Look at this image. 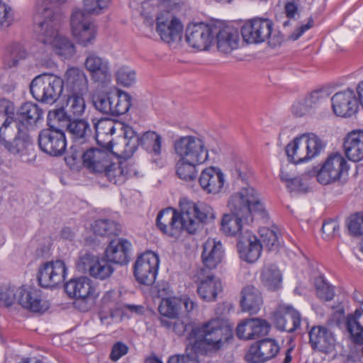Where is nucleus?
<instances>
[{
  "label": "nucleus",
  "mask_w": 363,
  "mask_h": 363,
  "mask_svg": "<svg viewBox=\"0 0 363 363\" xmlns=\"http://www.w3.org/2000/svg\"><path fill=\"white\" fill-rule=\"evenodd\" d=\"M84 94H69L65 104L66 110L74 118L82 116L86 109V104L83 95Z\"/></svg>",
  "instance_id": "nucleus-42"
},
{
  "label": "nucleus",
  "mask_w": 363,
  "mask_h": 363,
  "mask_svg": "<svg viewBox=\"0 0 363 363\" xmlns=\"http://www.w3.org/2000/svg\"><path fill=\"white\" fill-rule=\"evenodd\" d=\"M13 121V118H6L0 127V142L4 147H5L6 143L11 142L9 140V139L16 135L14 128L11 126Z\"/></svg>",
  "instance_id": "nucleus-62"
},
{
  "label": "nucleus",
  "mask_w": 363,
  "mask_h": 363,
  "mask_svg": "<svg viewBox=\"0 0 363 363\" xmlns=\"http://www.w3.org/2000/svg\"><path fill=\"white\" fill-rule=\"evenodd\" d=\"M181 299L179 297H170L163 298L159 306V311L161 314L160 318H177L182 313Z\"/></svg>",
  "instance_id": "nucleus-41"
},
{
  "label": "nucleus",
  "mask_w": 363,
  "mask_h": 363,
  "mask_svg": "<svg viewBox=\"0 0 363 363\" xmlns=\"http://www.w3.org/2000/svg\"><path fill=\"white\" fill-rule=\"evenodd\" d=\"M79 142H74V144L70 148V152L65 157V160L67 164L72 166L76 164L77 161L82 159L84 162V152L86 151L84 147H80Z\"/></svg>",
  "instance_id": "nucleus-60"
},
{
  "label": "nucleus",
  "mask_w": 363,
  "mask_h": 363,
  "mask_svg": "<svg viewBox=\"0 0 363 363\" xmlns=\"http://www.w3.org/2000/svg\"><path fill=\"white\" fill-rule=\"evenodd\" d=\"M135 72L128 67H120L116 73V79L118 84L130 86L135 82Z\"/></svg>",
  "instance_id": "nucleus-53"
},
{
  "label": "nucleus",
  "mask_w": 363,
  "mask_h": 363,
  "mask_svg": "<svg viewBox=\"0 0 363 363\" xmlns=\"http://www.w3.org/2000/svg\"><path fill=\"white\" fill-rule=\"evenodd\" d=\"M199 279L197 293L200 298L206 301H215L223 289L220 279L213 273H206L205 269H201Z\"/></svg>",
  "instance_id": "nucleus-23"
},
{
  "label": "nucleus",
  "mask_w": 363,
  "mask_h": 363,
  "mask_svg": "<svg viewBox=\"0 0 363 363\" xmlns=\"http://www.w3.org/2000/svg\"><path fill=\"white\" fill-rule=\"evenodd\" d=\"M108 0H84V9L86 13L99 14L108 5Z\"/></svg>",
  "instance_id": "nucleus-59"
},
{
  "label": "nucleus",
  "mask_w": 363,
  "mask_h": 363,
  "mask_svg": "<svg viewBox=\"0 0 363 363\" xmlns=\"http://www.w3.org/2000/svg\"><path fill=\"white\" fill-rule=\"evenodd\" d=\"M199 182L204 191L216 194L220 193L224 186V175L219 168L209 167L202 170Z\"/></svg>",
  "instance_id": "nucleus-27"
},
{
  "label": "nucleus",
  "mask_w": 363,
  "mask_h": 363,
  "mask_svg": "<svg viewBox=\"0 0 363 363\" xmlns=\"http://www.w3.org/2000/svg\"><path fill=\"white\" fill-rule=\"evenodd\" d=\"M36 22L35 32L38 40L45 45H50L55 42V39L60 35L59 27L60 16L50 7L43 8V12L36 13L34 16Z\"/></svg>",
  "instance_id": "nucleus-9"
},
{
  "label": "nucleus",
  "mask_w": 363,
  "mask_h": 363,
  "mask_svg": "<svg viewBox=\"0 0 363 363\" xmlns=\"http://www.w3.org/2000/svg\"><path fill=\"white\" fill-rule=\"evenodd\" d=\"M159 257L151 251L140 255L133 267V274L140 284L150 286L154 284L158 272Z\"/></svg>",
  "instance_id": "nucleus-12"
},
{
  "label": "nucleus",
  "mask_w": 363,
  "mask_h": 363,
  "mask_svg": "<svg viewBox=\"0 0 363 363\" xmlns=\"http://www.w3.org/2000/svg\"><path fill=\"white\" fill-rule=\"evenodd\" d=\"M38 143L43 152L52 157L61 156L67 147L65 132L52 125L40 131Z\"/></svg>",
  "instance_id": "nucleus-11"
},
{
  "label": "nucleus",
  "mask_w": 363,
  "mask_h": 363,
  "mask_svg": "<svg viewBox=\"0 0 363 363\" xmlns=\"http://www.w3.org/2000/svg\"><path fill=\"white\" fill-rule=\"evenodd\" d=\"M17 134L10 143H6L4 148L13 155L22 157L30 155L33 150V140L28 133V130H23L21 127H17Z\"/></svg>",
  "instance_id": "nucleus-31"
},
{
  "label": "nucleus",
  "mask_w": 363,
  "mask_h": 363,
  "mask_svg": "<svg viewBox=\"0 0 363 363\" xmlns=\"http://www.w3.org/2000/svg\"><path fill=\"white\" fill-rule=\"evenodd\" d=\"M273 321L279 330L294 333L300 327L301 316L292 306L283 303L273 313Z\"/></svg>",
  "instance_id": "nucleus-16"
},
{
  "label": "nucleus",
  "mask_w": 363,
  "mask_h": 363,
  "mask_svg": "<svg viewBox=\"0 0 363 363\" xmlns=\"http://www.w3.org/2000/svg\"><path fill=\"white\" fill-rule=\"evenodd\" d=\"M121 129L123 132V138L121 143L123 149L118 153L121 156L130 157L136 151L139 145L147 152L155 156L161 154L162 137L155 131L148 130L139 136L134 129L128 125L123 124Z\"/></svg>",
  "instance_id": "nucleus-5"
},
{
  "label": "nucleus",
  "mask_w": 363,
  "mask_h": 363,
  "mask_svg": "<svg viewBox=\"0 0 363 363\" xmlns=\"http://www.w3.org/2000/svg\"><path fill=\"white\" fill-rule=\"evenodd\" d=\"M228 206L230 213L220 221V230L227 236L244 235L242 230L253 221V213L265 214L258 192L248 184L230 196Z\"/></svg>",
  "instance_id": "nucleus-2"
},
{
  "label": "nucleus",
  "mask_w": 363,
  "mask_h": 363,
  "mask_svg": "<svg viewBox=\"0 0 363 363\" xmlns=\"http://www.w3.org/2000/svg\"><path fill=\"white\" fill-rule=\"evenodd\" d=\"M65 290L70 298L82 300L89 298L94 292L91 280L86 277L72 279L65 284Z\"/></svg>",
  "instance_id": "nucleus-32"
},
{
  "label": "nucleus",
  "mask_w": 363,
  "mask_h": 363,
  "mask_svg": "<svg viewBox=\"0 0 363 363\" xmlns=\"http://www.w3.org/2000/svg\"><path fill=\"white\" fill-rule=\"evenodd\" d=\"M13 21V13L11 8L0 1V29L7 28Z\"/></svg>",
  "instance_id": "nucleus-63"
},
{
  "label": "nucleus",
  "mask_w": 363,
  "mask_h": 363,
  "mask_svg": "<svg viewBox=\"0 0 363 363\" xmlns=\"http://www.w3.org/2000/svg\"><path fill=\"white\" fill-rule=\"evenodd\" d=\"M178 158L203 164L208 158V150L204 141L194 135L180 136L173 143Z\"/></svg>",
  "instance_id": "nucleus-8"
},
{
  "label": "nucleus",
  "mask_w": 363,
  "mask_h": 363,
  "mask_svg": "<svg viewBox=\"0 0 363 363\" xmlns=\"http://www.w3.org/2000/svg\"><path fill=\"white\" fill-rule=\"evenodd\" d=\"M96 137L100 135L111 136L116 132L115 122L109 118L99 120L95 125Z\"/></svg>",
  "instance_id": "nucleus-56"
},
{
  "label": "nucleus",
  "mask_w": 363,
  "mask_h": 363,
  "mask_svg": "<svg viewBox=\"0 0 363 363\" xmlns=\"http://www.w3.org/2000/svg\"><path fill=\"white\" fill-rule=\"evenodd\" d=\"M308 335L309 344L313 350L328 354L334 350L335 338L333 332L327 327L313 326L310 330Z\"/></svg>",
  "instance_id": "nucleus-21"
},
{
  "label": "nucleus",
  "mask_w": 363,
  "mask_h": 363,
  "mask_svg": "<svg viewBox=\"0 0 363 363\" xmlns=\"http://www.w3.org/2000/svg\"><path fill=\"white\" fill-rule=\"evenodd\" d=\"M92 230L96 235L101 237L117 235L121 232V226L110 219H99L95 220Z\"/></svg>",
  "instance_id": "nucleus-43"
},
{
  "label": "nucleus",
  "mask_w": 363,
  "mask_h": 363,
  "mask_svg": "<svg viewBox=\"0 0 363 363\" xmlns=\"http://www.w3.org/2000/svg\"><path fill=\"white\" fill-rule=\"evenodd\" d=\"M300 147L306 150V157L311 160L318 156L323 151L325 144L322 140L313 133H308L301 135Z\"/></svg>",
  "instance_id": "nucleus-37"
},
{
  "label": "nucleus",
  "mask_w": 363,
  "mask_h": 363,
  "mask_svg": "<svg viewBox=\"0 0 363 363\" xmlns=\"http://www.w3.org/2000/svg\"><path fill=\"white\" fill-rule=\"evenodd\" d=\"M120 145V143H117L116 150H114L111 140H109L105 145H101V148H87L84 152V166L92 172L102 173L105 165L109 163L111 154L123 157L118 154L121 151Z\"/></svg>",
  "instance_id": "nucleus-13"
},
{
  "label": "nucleus",
  "mask_w": 363,
  "mask_h": 363,
  "mask_svg": "<svg viewBox=\"0 0 363 363\" xmlns=\"http://www.w3.org/2000/svg\"><path fill=\"white\" fill-rule=\"evenodd\" d=\"M315 286L317 296L322 301H331L335 296L333 287L330 285L321 276L317 277L315 280Z\"/></svg>",
  "instance_id": "nucleus-51"
},
{
  "label": "nucleus",
  "mask_w": 363,
  "mask_h": 363,
  "mask_svg": "<svg viewBox=\"0 0 363 363\" xmlns=\"http://www.w3.org/2000/svg\"><path fill=\"white\" fill-rule=\"evenodd\" d=\"M180 212L167 208L159 212L156 223L164 234L178 237L182 230L194 234L201 223H210L216 218L213 208L204 203H196L187 199L179 202Z\"/></svg>",
  "instance_id": "nucleus-1"
},
{
  "label": "nucleus",
  "mask_w": 363,
  "mask_h": 363,
  "mask_svg": "<svg viewBox=\"0 0 363 363\" xmlns=\"http://www.w3.org/2000/svg\"><path fill=\"white\" fill-rule=\"evenodd\" d=\"M114 269L111 263L104 256L98 257L90 276L95 279L104 280L110 277Z\"/></svg>",
  "instance_id": "nucleus-46"
},
{
  "label": "nucleus",
  "mask_w": 363,
  "mask_h": 363,
  "mask_svg": "<svg viewBox=\"0 0 363 363\" xmlns=\"http://www.w3.org/2000/svg\"><path fill=\"white\" fill-rule=\"evenodd\" d=\"M72 35L77 42L86 47L91 45L96 38V28L89 14L81 9H75L70 18Z\"/></svg>",
  "instance_id": "nucleus-10"
},
{
  "label": "nucleus",
  "mask_w": 363,
  "mask_h": 363,
  "mask_svg": "<svg viewBox=\"0 0 363 363\" xmlns=\"http://www.w3.org/2000/svg\"><path fill=\"white\" fill-rule=\"evenodd\" d=\"M113 93H105L95 94L92 97V102L95 108L99 112L112 116L113 107L110 103H113Z\"/></svg>",
  "instance_id": "nucleus-49"
},
{
  "label": "nucleus",
  "mask_w": 363,
  "mask_h": 363,
  "mask_svg": "<svg viewBox=\"0 0 363 363\" xmlns=\"http://www.w3.org/2000/svg\"><path fill=\"white\" fill-rule=\"evenodd\" d=\"M65 105L50 110L47 116V124L48 126L52 125L56 127V123H66L67 125L73 119L70 113L66 110Z\"/></svg>",
  "instance_id": "nucleus-48"
},
{
  "label": "nucleus",
  "mask_w": 363,
  "mask_h": 363,
  "mask_svg": "<svg viewBox=\"0 0 363 363\" xmlns=\"http://www.w3.org/2000/svg\"><path fill=\"white\" fill-rule=\"evenodd\" d=\"M18 303L33 313H44L50 307L48 302L42 298L41 291L31 286L18 289Z\"/></svg>",
  "instance_id": "nucleus-19"
},
{
  "label": "nucleus",
  "mask_w": 363,
  "mask_h": 363,
  "mask_svg": "<svg viewBox=\"0 0 363 363\" xmlns=\"http://www.w3.org/2000/svg\"><path fill=\"white\" fill-rule=\"evenodd\" d=\"M67 272V268L64 261L57 259L47 262L38 269V284L43 288H54L64 283Z\"/></svg>",
  "instance_id": "nucleus-15"
},
{
  "label": "nucleus",
  "mask_w": 363,
  "mask_h": 363,
  "mask_svg": "<svg viewBox=\"0 0 363 363\" xmlns=\"http://www.w3.org/2000/svg\"><path fill=\"white\" fill-rule=\"evenodd\" d=\"M131 243L124 238H118L110 241L104 256L111 263L125 265L130 260Z\"/></svg>",
  "instance_id": "nucleus-26"
},
{
  "label": "nucleus",
  "mask_w": 363,
  "mask_h": 363,
  "mask_svg": "<svg viewBox=\"0 0 363 363\" xmlns=\"http://www.w3.org/2000/svg\"><path fill=\"white\" fill-rule=\"evenodd\" d=\"M160 326L164 328L168 333H174L178 336L184 335L186 333V340L188 345L186 350H189V347H191V350H193V342H191L189 338L193 329L197 328L194 323H192L188 318L182 319L179 317L177 318H160Z\"/></svg>",
  "instance_id": "nucleus-28"
},
{
  "label": "nucleus",
  "mask_w": 363,
  "mask_h": 363,
  "mask_svg": "<svg viewBox=\"0 0 363 363\" xmlns=\"http://www.w3.org/2000/svg\"><path fill=\"white\" fill-rule=\"evenodd\" d=\"M347 171V160L340 153L335 152L328 155L321 165L314 167L309 174L315 176L320 184L328 185L339 181Z\"/></svg>",
  "instance_id": "nucleus-7"
},
{
  "label": "nucleus",
  "mask_w": 363,
  "mask_h": 363,
  "mask_svg": "<svg viewBox=\"0 0 363 363\" xmlns=\"http://www.w3.org/2000/svg\"><path fill=\"white\" fill-rule=\"evenodd\" d=\"M340 225L337 220L335 219L325 220L322 228V236L323 239L329 240L338 235Z\"/></svg>",
  "instance_id": "nucleus-55"
},
{
  "label": "nucleus",
  "mask_w": 363,
  "mask_h": 363,
  "mask_svg": "<svg viewBox=\"0 0 363 363\" xmlns=\"http://www.w3.org/2000/svg\"><path fill=\"white\" fill-rule=\"evenodd\" d=\"M18 301V289L14 286L6 284L0 286V306L9 307Z\"/></svg>",
  "instance_id": "nucleus-52"
},
{
  "label": "nucleus",
  "mask_w": 363,
  "mask_h": 363,
  "mask_svg": "<svg viewBox=\"0 0 363 363\" xmlns=\"http://www.w3.org/2000/svg\"><path fill=\"white\" fill-rule=\"evenodd\" d=\"M64 80L54 74L43 73L35 77L30 84L33 97L43 104H52L62 94Z\"/></svg>",
  "instance_id": "nucleus-6"
},
{
  "label": "nucleus",
  "mask_w": 363,
  "mask_h": 363,
  "mask_svg": "<svg viewBox=\"0 0 363 363\" xmlns=\"http://www.w3.org/2000/svg\"><path fill=\"white\" fill-rule=\"evenodd\" d=\"M262 303V294L257 288L247 286L242 289L240 306L243 311L255 314L260 310Z\"/></svg>",
  "instance_id": "nucleus-34"
},
{
  "label": "nucleus",
  "mask_w": 363,
  "mask_h": 363,
  "mask_svg": "<svg viewBox=\"0 0 363 363\" xmlns=\"http://www.w3.org/2000/svg\"><path fill=\"white\" fill-rule=\"evenodd\" d=\"M95 256L89 252L82 254L79 257V259L76 263V267L79 272L89 274L90 275L94 263L97 259Z\"/></svg>",
  "instance_id": "nucleus-54"
},
{
  "label": "nucleus",
  "mask_w": 363,
  "mask_h": 363,
  "mask_svg": "<svg viewBox=\"0 0 363 363\" xmlns=\"http://www.w3.org/2000/svg\"><path fill=\"white\" fill-rule=\"evenodd\" d=\"M301 142L302 141L300 137L296 138L291 143H289L285 148L289 161L294 164H300L309 160L306 157V150H303V149L300 147Z\"/></svg>",
  "instance_id": "nucleus-45"
},
{
  "label": "nucleus",
  "mask_w": 363,
  "mask_h": 363,
  "mask_svg": "<svg viewBox=\"0 0 363 363\" xmlns=\"http://www.w3.org/2000/svg\"><path fill=\"white\" fill-rule=\"evenodd\" d=\"M362 314L363 307H360L356 309L354 314L348 315L347 318V329L356 343H363V326L359 321Z\"/></svg>",
  "instance_id": "nucleus-40"
},
{
  "label": "nucleus",
  "mask_w": 363,
  "mask_h": 363,
  "mask_svg": "<svg viewBox=\"0 0 363 363\" xmlns=\"http://www.w3.org/2000/svg\"><path fill=\"white\" fill-rule=\"evenodd\" d=\"M233 327L225 320L216 318L193 329L189 339L193 342L192 351L202 352L205 346L218 350L233 337Z\"/></svg>",
  "instance_id": "nucleus-4"
},
{
  "label": "nucleus",
  "mask_w": 363,
  "mask_h": 363,
  "mask_svg": "<svg viewBox=\"0 0 363 363\" xmlns=\"http://www.w3.org/2000/svg\"><path fill=\"white\" fill-rule=\"evenodd\" d=\"M67 130L72 135L74 142L84 143L91 136V130L89 123L84 119L75 118L67 125Z\"/></svg>",
  "instance_id": "nucleus-38"
},
{
  "label": "nucleus",
  "mask_w": 363,
  "mask_h": 363,
  "mask_svg": "<svg viewBox=\"0 0 363 363\" xmlns=\"http://www.w3.org/2000/svg\"><path fill=\"white\" fill-rule=\"evenodd\" d=\"M224 256L223 245L220 241L208 238L203 245L201 259L206 273H212L211 271L216 269L221 263Z\"/></svg>",
  "instance_id": "nucleus-25"
},
{
  "label": "nucleus",
  "mask_w": 363,
  "mask_h": 363,
  "mask_svg": "<svg viewBox=\"0 0 363 363\" xmlns=\"http://www.w3.org/2000/svg\"><path fill=\"white\" fill-rule=\"evenodd\" d=\"M260 242L262 249L265 248L268 251H277L280 245L277 233L269 228L260 230Z\"/></svg>",
  "instance_id": "nucleus-50"
},
{
  "label": "nucleus",
  "mask_w": 363,
  "mask_h": 363,
  "mask_svg": "<svg viewBox=\"0 0 363 363\" xmlns=\"http://www.w3.org/2000/svg\"><path fill=\"white\" fill-rule=\"evenodd\" d=\"M200 164L202 163L179 158L175 167L176 174L179 178L186 182L194 181L198 173L196 167Z\"/></svg>",
  "instance_id": "nucleus-39"
},
{
  "label": "nucleus",
  "mask_w": 363,
  "mask_h": 363,
  "mask_svg": "<svg viewBox=\"0 0 363 363\" xmlns=\"http://www.w3.org/2000/svg\"><path fill=\"white\" fill-rule=\"evenodd\" d=\"M334 113L340 117H350L358 109V100L352 89L337 92L331 98Z\"/></svg>",
  "instance_id": "nucleus-18"
},
{
  "label": "nucleus",
  "mask_w": 363,
  "mask_h": 363,
  "mask_svg": "<svg viewBox=\"0 0 363 363\" xmlns=\"http://www.w3.org/2000/svg\"><path fill=\"white\" fill-rule=\"evenodd\" d=\"M347 227L351 235L354 236L363 235V212L351 216L349 218Z\"/></svg>",
  "instance_id": "nucleus-58"
},
{
  "label": "nucleus",
  "mask_w": 363,
  "mask_h": 363,
  "mask_svg": "<svg viewBox=\"0 0 363 363\" xmlns=\"http://www.w3.org/2000/svg\"><path fill=\"white\" fill-rule=\"evenodd\" d=\"M237 248L242 260L254 263L261 255L262 245L259 238L247 230L244 235L239 237Z\"/></svg>",
  "instance_id": "nucleus-22"
},
{
  "label": "nucleus",
  "mask_w": 363,
  "mask_h": 363,
  "mask_svg": "<svg viewBox=\"0 0 363 363\" xmlns=\"http://www.w3.org/2000/svg\"><path fill=\"white\" fill-rule=\"evenodd\" d=\"M215 35L218 49L220 52L228 53L238 48V34L232 28H220L214 24L196 23L189 24L186 28V41L189 46L199 50H207Z\"/></svg>",
  "instance_id": "nucleus-3"
},
{
  "label": "nucleus",
  "mask_w": 363,
  "mask_h": 363,
  "mask_svg": "<svg viewBox=\"0 0 363 363\" xmlns=\"http://www.w3.org/2000/svg\"><path fill=\"white\" fill-rule=\"evenodd\" d=\"M343 147L347 157L353 162L363 160V131L353 130L345 138Z\"/></svg>",
  "instance_id": "nucleus-33"
},
{
  "label": "nucleus",
  "mask_w": 363,
  "mask_h": 363,
  "mask_svg": "<svg viewBox=\"0 0 363 363\" xmlns=\"http://www.w3.org/2000/svg\"><path fill=\"white\" fill-rule=\"evenodd\" d=\"M84 65L93 82L104 84L110 79V65L107 59L95 52H88Z\"/></svg>",
  "instance_id": "nucleus-20"
},
{
  "label": "nucleus",
  "mask_w": 363,
  "mask_h": 363,
  "mask_svg": "<svg viewBox=\"0 0 363 363\" xmlns=\"http://www.w3.org/2000/svg\"><path fill=\"white\" fill-rule=\"evenodd\" d=\"M262 285L269 291H277L281 287L282 275L277 265H264L260 274Z\"/></svg>",
  "instance_id": "nucleus-35"
},
{
  "label": "nucleus",
  "mask_w": 363,
  "mask_h": 363,
  "mask_svg": "<svg viewBox=\"0 0 363 363\" xmlns=\"http://www.w3.org/2000/svg\"><path fill=\"white\" fill-rule=\"evenodd\" d=\"M18 126L26 130L35 129L43 120V110L36 104L26 102L17 111Z\"/></svg>",
  "instance_id": "nucleus-24"
},
{
  "label": "nucleus",
  "mask_w": 363,
  "mask_h": 363,
  "mask_svg": "<svg viewBox=\"0 0 363 363\" xmlns=\"http://www.w3.org/2000/svg\"><path fill=\"white\" fill-rule=\"evenodd\" d=\"M329 97V93L327 89H320L312 91L306 98V103L308 106L313 107L325 101Z\"/></svg>",
  "instance_id": "nucleus-64"
},
{
  "label": "nucleus",
  "mask_w": 363,
  "mask_h": 363,
  "mask_svg": "<svg viewBox=\"0 0 363 363\" xmlns=\"http://www.w3.org/2000/svg\"><path fill=\"white\" fill-rule=\"evenodd\" d=\"M55 52L65 58L72 56L74 52V46L73 43L67 38L60 35L57 38L55 39V42L50 45Z\"/></svg>",
  "instance_id": "nucleus-47"
},
{
  "label": "nucleus",
  "mask_w": 363,
  "mask_h": 363,
  "mask_svg": "<svg viewBox=\"0 0 363 363\" xmlns=\"http://www.w3.org/2000/svg\"><path fill=\"white\" fill-rule=\"evenodd\" d=\"M102 173L104 174L110 182L117 185L124 184L130 176V172L128 165L123 162L107 163Z\"/></svg>",
  "instance_id": "nucleus-36"
},
{
  "label": "nucleus",
  "mask_w": 363,
  "mask_h": 363,
  "mask_svg": "<svg viewBox=\"0 0 363 363\" xmlns=\"http://www.w3.org/2000/svg\"><path fill=\"white\" fill-rule=\"evenodd\" d=\"M251 324L253 340L267 335L270 329L268 322L263 319L251 318Z\"/></svg>",
  "instance_id": "nucleus-57"
},
{
  "label": "nucleus",
  "mask_w": 363,
  "mask_h": 363,
  "mask_svg": "<svg viewBox=\"0 0 363 363\" xmlns=\"http://www.w3.org/2000/svg\"><path fill=\"white\" fill-rule=\"evenodd\" d=\"M312 177L309 172L303 174L301 177H294L289 181L286 184L287 188L291 191L306 192L308 188V184L305 181L306 177Z\"/></svg>",
  "instance_id": "nucleus-61"
},
{
  "label": "nucleus",
  "mask_w": 363,
  "mask_h": 363,
  "mask_svg": "<svg viewBox=\"0 0 363 363\" xmlns=\"http://www.w3.org/2000/svg\"><path fill=\"white\" fill-rule=\"evenodd\" d=\"M279 350L276 340L264 338L251 345L245 359L248 363H264L275 357Z\"/></svg>",
  "instance_id": "nucleus-17"
},
{
  "label": "nucleus",
  "mask_w": 363,
  "mask_h": 363,
  "mask_svg": "<svg viewBox=\"0 0 363 363\" xmlns=\"http://www.w3.org/2000/svg\"><path fill=\"white\" fill-rule=\"evenodd\" d=\"M112 100L113 103L116 104L113 109V116H118L126 113L132 105L131 96L128 92L120 89L113 93Z\"/></svg>",
  "instance_id": "nucleus-44"
},
{
  "label": "nucleus",
  "mask_w": 363,
  "mask_h": 363,
  "mask_svg": "<svg viewBox=\"0 0 363 363\" xmlns=\"http://www.w3.org/2000/svg\"><path fill=\"white\" fill-rule=\"evenodd\" d=\"M273 26V22L268 18H252L242 25L240 33L247 43L258 44L270 38Z\"/></svg>",
  "instance_id": "nucleus-14"
},
{
  "label": "nucleus",
  "mask_w": 363,
  "mask_h": 363,
  "mask_svg": "<svg viewBox=\"0 0 363 363\" xmlns=\"http://www.w3.org/2000/svg\"><path fill=\"white\" fill-rule=\"evenodd\" d=\"M62 79L69 94H85L88 91L87 77L79 67H69L65 72Z\"/></svg>",
  "instance_id": "nucleus-30"
},
{
  "label": "nucleus",
  "mask_w": 363,
  "mask_h": 363,
  "mask_svg": "<svg viewBox=\"0 0 363 363\" xmlns=\"http://www.w3.org/2000/svg\"><path fill=\"white\" fill-rule=\"evenodd\" d=\"M156 30L163 41L171 43L181 39L183 25L176 18L169 20L164 19L162 16H158Z\"/></svg>",
  "instance_id": "nucleus-29"
}]
</instances>
